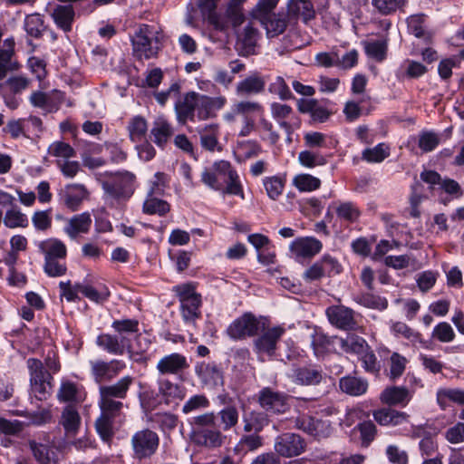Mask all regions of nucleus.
<instances>
[{"label": "nucleus", "instance_id": "obj_8", "mask_svg": "<svg viewBox=\"0 0 464 464\" xmlns=\"http://www.w3.org/2000/svg\"><path fill=\"white\" fill-rule=\"evenodd\" d=\"M342 265L330 254H324L319 260L314 262L304 273V279L306 282H313L322 279L324 276H334L342 272Z\"/></svg>", "mask_w": 464, "mask_h": 464}, {"label": "nucleus", "instance_id": "obj_15", "mask_svg": "<svg viewBox=\"0 0 464 464\" xmlns=\"http://www.w3.org/2000/svg\"><path fill=\"white\" fill-rule=\"evenodd\" d=\"M14 46V39L10 37L4 41L3 47L0 48V81L22 67L15 56Z\"/></svg>", "mask_w": 464, "mask_h": 464}, {"label": "nucleus", "instance_id": "obj_4", "mask_svg": "<svg viewBox=\"0 0 464 464\" xmlns=\"http://www.w3.org/2000/svg\"><path fill=\"white\" fill-rule=\"evenodd\" d=\"M180 304V314L186 324H195L196 320L201 317V295L197 293L193 283L177 285L173 287Z\"/></svg>", "mask_w": 464, "mask_h": 464}, {"label": "nucleus", "instance_id": "obj_55", "mask_svg": "<svg viewBox=\"0 0 464 464\" xmlns=\"http://www.w3.org/2000/svg\"><path fill=\"white\" fill-rule=\"evenodd\" d=\"M355 301L372 309L384 310L388 306V302L385 298L372 293H363L356 296Z\"/></svg>", "mask_w": 464, "mask_h": 464}, {"label": "nucleus", "instance_id": "obj_62", "mask_svg": "<svg viewBox=\"0 0 464 464\" xmlns=\"http://www.w3.org/2000/svg\"><path fill=\"white\" fill-rule=\"evenodd\" d=\"M52 209L38 210L35 211L32 216V223L34 228L38 231H47L51 228L52 219Z\"/></svg>", "mask_w": 464, "mask_h": 464}, {"label": "nucleus", "instance_id": "obj_60", "mask_svg": "<svg viewBox=\"0 0 464 464\" xmlns=\"http://www.w3.org/2000/svg\"><path fill=\"white\" fill-rule=\"evenodd\" d=\"M264 186L267 196L276 200L284 190L285 181L278 176L267 177L264 179Z\"/></svg>", "mask_w": 464, "mask_h": 464}, {"label": "nucleus", "instance_id": "obj_57", "mask_svg": "<svg viewBox=\"0 0 464 464\" xmlns=\"http://www.w3.org/2000/svg\"><path fill=\"white\" fill-rule=\"evenodd\" d=\"M293 184L300 191H313L320 188L321 180L310 174H299L294 178Z\"/></svg>", "mask_w": 464, "mask_h": 464}, {"label": "nucleus", "instance_id": "obj_11", "mask_svg": "<svg viewBox=\"0 0 464 464\" xmlns=\"http://www.w3.org/2000/svg\"><path fill=\"white\" fill-rule=\"evenodd\" d=\"M306 449V442L299 434L285 432L276 439L275 450L284 458L301 455Z\"/></svg>", "mask_w": 464, "mask_h": 464}, {"label": "nucleus", "instance_id": "obj_10", "mask_svg": "<svg viewBox=\"0 0 464 464\" xmlns=\"http://www.w3.org/2000/svg\"><path fill=\"white\" fill-rule=\"evenodd\" d=\"M159 443L158 434L149 429L137 431L131 439L134 455L140 459L152 456L156 452Z\"/></svg>", "mask_w": 464, "mask_h": 464}, {"label": "nucleus", "instance_id": "obj_13", "mask_svg": "<svg viewBox=\"0 0 464 464\" xmlns=\"http://www.w3.org/2000/svg\"><path fill=\"white\" fill-rule=\"evenodd\" d=\"M90 365L94 382L101 385L114 379L125 368V363L116 359L110 362L102 360L91 361Z\"/></svg>", "mask_w": 464, "mask_h": 464}, {"label": "nucleus", "instance_id": "obj_9", "mask_svg": "<svg viewBox=\"0 0 464 464\" xmlns=\"http://www.w3.org/2000/svg\"><path fill=\"white\" fill-rule=\"evenodd\" d=\"M325 314L329 323L339 330L350 332L358 328L355 312L350 307L334 304L326 308Z\"/></svg>", "mask_w": 464, "mask_h": 464}, {"label": "nucleus", "instance_id": "obj_48", "mask_svg": "<svg viewBox=\"0 0 464 464\" xmlns=\"http://www.w3.org/2000/svg\"><path fill=\"white\" fill-rule=\"evenodd\" d=\"M390 156V148L385 143H379L373 148L365 149L362 159L369 163H380Z\"/></svg>", "mask_w": 464, "mask_h": 464}, {"label": "nucleus", "instance_id": "obj_7", "mask_svg": "<svg viewBox=\"0 0 464 464\" xmlns=\"http://www.w3.org/2000/svg\"><path fill=\"white\" fill-rule=\"evenodd\" d=\"M290 398V395L275 391L271 387H264L256 394L257 403L268 415L286 413L291 408Z\"/></svg>", "mask_w": 464, "mask_h": 464}, {"label": "nucleus", "instance_id": "obj_49", "mask_svg": "<svg viewBox=\"0 0 464 464\" xmlns=\"http://www.w3.org/2000/svg\"><path fill=\"white\" fill-rule=\"evenodd\" d=\"M111 327L119 337L130 338L139 333V321L137 319H121L112 322Z\"/></svg>", "mask_w": 464, "mask_h": 464}, {"label": "nucleus", "instance_id": "obj_36", "mask_svg": "<svg viewBox=\"0 0 464 464\" xmlns=\"http://www.w3.org/2000/svg\"><path fill=\"white\" fill-rule=\"evenodd\" d=\"M257 38L258 30L253 26L252 23H249L246 25L244 32L238 37L237 45L239 46V54L243 56L254 54Z\"/></svg>", "mask_w": 464, "mask_h": 464}, {"label": "nucleus", "instance_id": "obj_34", "mask_svg": "<svg viewBox=\"0 0 464 464\" xmlns=\"http://www.w3.org/2000/svg\"><path fill=\"white\" fill-rule=\"evenodd\" d=\"M159 392L165 403L169 404L174 401H183L187 395V389L179 383L164 379L159 381Z\"/></svg>", "mask_w": 464, "mask_h": 464}, {"label": "nucleus", "instance_id": "obj_3", "mask_svg": "<svg viewBox=\"0 0 464 464\" xmlns=\"http://www.w3.org/2000/svg\"><path fill=\"white\" fill-rule=\"evenodd\" d=\"M136 176L128 170L105 172L102 187L106 198L117 202L128 201L135 190Z\"/></svg>", "mask_w": 464, "mask_h": 464}, {"label": "nucleus", "instance_id": "obj_39", "mask_svg": "<svg viewBox=\"0 0 464 464\" xmlns=\"http://www.w3.org/2000/svg\"><path fill=\"white\" fill-rule=\"evenodd\" d=\"M339 344L344 353L355 354L358 357L370 346L363 337L355 334H348L345 337L340 338Z\"/></svg>", "mask_w": 464, "mask_h": 464}, {"label": "nucleus", "instance_id": "obj_56", "mask_svg": "<svg viewBox=\"0 0 464 464\" xmlns=\"http://www.w3.org/2000/svg\"><path fill=\"white\" fill-rule=\"evenodd\" d=\"M437 401L442 409L447 406V401L464 404V391L459 389H442L437 393Z\"/></svg>", "mask_w": 464, "mask_h": 464}, {"label": "nucleus", "instance_id": "obj_63", "mask_svg": "<svg viewBox=\"0 0 464 464\" xmlns=\"http://www.w3.org/2000/svg\"><path fill=\"white\" fill-rule=\"evenodd\" d=\"M269 92L272 94L278 95L283 101H287L293 98V93L286 84L285 79L281 76H277L274 82L269 84Z\"/></svg>", "mask_w": 464, "mask_h": 464}, {"label": "nucleus", "instance_id": "obj_1", "mask_svg": "<svg viewBox=\"0 0 464 464\" xmlns=\"http://www.w3.org/2000/svg\"><path fill=\"white\" fill-rule=\"evenodd\" d=\"M239 420L235 405H227L218 412L207 411L188 420L191 427L190 439L198 446L215 450L222 447L227 440L223 431L234 429Z\"/></svg>", "mask_w": 464, "mask_h": 464}, {"label": "nucleus", "instance_id": "obj_22", "mask_svg": "<svg viewBox=\"0 0 464 464\" xmlns=\"http://www.w3.org/2000/svg\"><path fill=\"white\" fill-rule=\"evenodd\" d=\"M295 427L316 438L326 437L330 433L328 421L314 418L310 415H302L295 420Z\"/></svg>", "mask_w": 464, "mask_h": 464}, {"label": "nucleus", "instance_id": "obj_25", "mask_svg": "<svg viewBox=\"0 0 464 464\" xmlns=\"http://www.w3.org/2000/svg\"><path fill=\"white\" fill-rule=\"evenodd\" d=\"M198 92H187L181 101L175 104L177 120L179 123L185 124L188 121H194L197 116Z\"/></svg>", "mask_w": 464, "mask_h": 464}, {"label": "nucleus", "instance_id": "obj_30", "mask_svg": "<svg viewBox=\"0 0 464 464\" xmlns=\"http://www.w3.org/2000/svg\"><path fill=\"white\" fill-rule=\"evenodd\" d=\"M202 149L209 152L222 151L223 148L218 141V124H208L198 130Z\"/></svg>", "mask_w": 464, "mask_h": 464}, {"label": "nucleus", "instance_id": "obj_33", "mask_svg": "<svg viewBox=\"0 0 464 464\" xmlns=\"http://www.w3.org/2000/svg\"><path fill=\"white\" fill-rule=\"evenodd\" d=\"M265 87L266 81L264 77L258 72H254L237 83L236 92L240 96L258 94L264 92Z\"/></svg>", "mask_w": 464, "mask_h": 464}, {"label": "nucleus", "instance_id": "obj_41", "mask_svg": "<svg viewBox=\"0 0 464 464\" xmlns=\"http://www.w3.org/2000/svg\"><path fill=\"white\" fill-rule=\"evenodd\" d=\"M259 22L266 30V35L269 38L282 34L285 31L288 24L286 16L279 14H273L266 18L263 17Z\"/></svg>", "mask_w": 464, "mask_h": 464}, {"label": "nucleus", "instance_id": "obj_17", "mask_svg": "<svg viewBox=\"0 0 464 464\" xmlns=\"http://www.w3.org/2000/svg\"><path fill=\"white\" fill-rule=\"evenodd\" d=\"M322 248L323 243L314 237H297L290 244V251L297 259H312Z\"/></svg>", "mask_w": 464, "mask_h": 464}, {"label": "nucleus", "instance_id": "obj_53", "mask_svg": "<svg viewBox=\"0 0 464 464\" xmlns=\"http://www.w3.org/2000/svg\"><path fill=\"white\" fill-rule=\"evenodd\" d=\"M209 405L210 401L205 394H195L183 404L181 412L185 415H188L207 409Z\"/></svg>", "mask_w": 464, "mask_h": 464}, {"label": "nucleus", "instance_id": "obj_31", "mask_svg": "<svg viewBox=\"0 0 464 464\" xmlns=\"http://www.w3.org/2000/svg\"><path fill=\"white\" fill-rule=\"evenodd\" d=\"M59 422L63 426L66 435L75 436L82 422V418L76 406L73 404L65 406L62 411Z\"/></svg>", "mask_w": 464, "mask_h": 464}, {"label": "nucleus", "instance_id": "obj_20", "mask_svg": "<svg viewBox=\"0 0 464 464\" xmlns=\"http://www.w3.org/2000/svg\"><path fill=\"white\" fill-rule=\"evenodd\" d=\"M96 343L111 354L122 355L126 351H132L130 338L119 337L118 334H101L97 337Z\"/></svg>", "mask_w": 464, "mask_h": 464}, {"label": "nucleus", "instance_id": "obj_29", "mask_svg": "<svg viewBox=\"0 0 464 464\" xmlns=\"http://www.w3.org/2000/svg\"><path fill=\"white\" fill-rule=\"evenodd\" d=\"M411 395L408 388L404 386H390L381 393V401L389 406L404 407L411 401Z\"/></svg>", "mask_w": 464, "mask_h": 464}, {"label": "nucleus", "instance_id": "obj_14", "mask_svg": "<svg viewBox=\"0 0 464 464\" xmlns=\"http://www.w3.org/2000/svg\"><path fill=\"white\" fill-rule=\"evenodd\" d=\"M229 171H235L229 161H217L213 164L212 170L206 169L202 172V182L215 190H221L230 177Z\"/></svg>", "mask_w": 464, "mask_h": 464}, {"label": "nucleus", "instance_id": "obj_44", "mask_svg": "<svg viewBox=\"0 0 464 464\" xmlns=\"http://www.w3.org/2000/svg\"><path fill=\"white\" fill-rule=\"evenodd\" d=\"M159 197L160 196L147 195L142 205L143 213L164 217L170 211V204Z\"/></svg>", "mask_w": 464, "mask_h": 464}, {"label": "nucleus", "instance_id": "obj_35", "mask_svg": "<svg viewBox=\"0 0 464 464\" xmlns=\"http://www.w3.org/2000/svg\"><path fill=\"white\" fill-rule=\"evenodd\" d=\"M374 420L382 426H397L408 421L409 415L392 408H382L372 412Z\"/></svg>", "mask_w": 464, "mask_h": 464}, {"label": "nucleus", "instance_id": "obj_38", "mask_svg": "<svg viewBox=\"0 0 464 464\" xmlns=\"http://www.w3.org/2000/svg\"><path fill=\"white\" fill-rule=\"evenodd\" d=\"M92 226L91 215L87 212L73 216L65 227V233L74 239L79 234L89 232Z\"/></svg>", "mask_w": 464, "mask_h": 464}, {"label": "nucleus", "instance_id": "obj_2", "mask_svg": "<svg viewBox=\"0 0 464 464\" xmlns=\"http://www.w3.org/2000/svg\"><path fill=\"white\" fill-rule=\"evenodd\" d=\"M134 378L123 376L112 384L99 386L98 405L101 414L95 420V429L101 439L110 444L114 436V425L123 417L124 404L122 400L128 396Z\"/></svg>", "mask_w": 464, "mask_h": 464}, {"label": "nucleus", "instance_id": "obj_28", "mask_svg": "<svg viewBox=\"0 0 464 464\" xmlns=\"http://www.w3.org/2000/svg\"><path fill=\"white\" fill-rule=\"evenodd\" d=\"M244 424L243 430L246 433H258L261 432L270 423V419L267 413L252 410L244 412L242 416Z\"/></svg>", "mask_w": 464, "mask_h": 464}, {"label": "nucleus", "instance_id": "obj_24", "mask_svg": "<svg viewBox=\"0 0 464 464\" xmlns=\"http://www.w3.org/2000/svg\"><path fill=\"white\" fill-rule=\"evenodd\" d=\"M292 378L298 385L315 386L322 382L324 372L321 366L309 364L295 368Z\"/></svg>", "mask_w": 464, "mask_h": 464}, {"label": "nucleus", "instance_id": "obj_45", "mask_svg": "<svg viewBox=\"0 0 464 464\" xmlns=\"http://www.w3.org/2000/svg\"><path fill=\"white\" fill-rule=\"evenodd\" d=\"M24 28L29 37L40 39L43 37L47 26L44 24V16L34 13L26 15Z\"/></svg>", "mask_w": 464, "mask_h": 464}, {"label": "nucleus", "instance_id": "obj_42", "mask_svg": "<svg viewBox=\"0 0 464 464\" xmlns=\"http://www.w3.org/2000/svg\"><path fill=\"white\" fill-rule=\"evenodd\" d=\"M334 210L337 218L346 224L357 222L361 216V211L357 205L351 201L335 202Z\"/></svg>", "mask_w": 464, "mask_h": 464}, {"label": "nucleus", "instance_id": "obj_12", "mask_svg": "<svg viewBox=\"0 0 464 464\" xmlns=\"http://www.w3.org/2000/svg\"><path fill=\"white\" fill-rule=\"evenodd\" d=\"M262 334L254 340V349L258 354H266L272 357L276 354L277 343L285 334V328L275 326L261 330Z\"/></svg>", "mask_w": 464, "mask_h": 464}, {"label": "nucleus", "instance_id": "obj_59", "mask_svg": "<svg viewBox=\"0 0 464 464\" xmlns=\"http://www.w3.org/2000/svg\"><path fill=\"white\" fill-rule=\"evenodd\" d=\"M30 450L33 452V455L35 460L40 464H49L51 461V454H53V450L50 446L38 443L35 440L29 441Z\"/></svg>", "mask_w": 464, "mask_h": 464}, {"label": "nucleus", "instance_id": "obj_5", "mask_svg": "<svg viewBox=\"0 0 464 464\" xmlns=\"http://www.w3.org/2000/svg\"><path fill=\"white\" fill-rule=\"evenodd\" d=\"M26 364L32 392L38 401L46 400L51 393L53 377L46 371L44 362L37 358H29Z\"/></svg>", "mask_w": 464, "mask_h": 464}, {"label": "nucleus", "instance_id": "obj_54", "mask_svg": "<svg viewBox=\"0 0 464 464\" xmlns=\"http://www.w3.org/2000/svg\"><path fill=\"white\" fill-rule=\"evenodd\" d=\"M354 430L360 432L361 445L365 448L370 446L377 434V428L372 420L358 423Z\"/></svg>", "mask_w": 464, "mask_h": 464}, {"label": "nucleus", "instance_id": "obj_27", "mask_svg": "<svg viewBox=\"0 0 464 464\" xmlns=\"http://www.w3.org/2000/svg\"><path fill=\"white\" fill-rule=\"evenodd\" d=\"M173 133L174 130L171 124L165 117L160 116L152 124L150 139L158 147L164 149Z\"/></svg>", "mask_w": 464, "mask_h": 464}, {"label": "nucleus", "instance_id": "obj_43", "mask_svg": "<svg viewBox=\"0 0 464 464\" xmlns=\"http://www.w3.org/2000/svg\"><path fill=\"white\" fill-rule=\"evenodd\" d=\"M264 439L258 433L251 432L242 435L233 450L237 455H246L249 451L258 450L263 446Z\"/></svg>", "mask_w": 464, "mask_h": 464}, {"label": "nucleus", "instance_id": "obj_37", "mask_svg": "<svg viewBox=\"0 0 464 464\" xmlns=\"http://www.w3.org/2000/svg\"><path fill=\"white\" fill-rule=\"evenodd\" d=\"M368 382L364 378L347 375L339 381L341 391L351 396H361L368 390Z\"/></svg>", "mask_w": 464, "mask_h": 464}, {"label": "nucleus", "instance_id": "obj_50", "mask_svg": "<svg viewBox=\"0 0 464 464\" xmlns=\"http://www.w3.org/2000/svg\"><path fill=\"white\" fill-rule=\"evenodd\" d=\"M408 29L417 38H422L427 43L431 40V34L426 31L424 26V15L414 14L407 19Z\"/></svg>", "mask_w": 464, "mask_h": 464}, {"label": "nucleus", "instance_id": "obj_16", "mask_svg": "<svg viewBox=\"0 0 464 464\" xmlns=\"http://www.w3.org/2000/svg\"><path fill=\"white\" fill-rule=\"evenodd\" d=\"M156 368L162 375L181 376L189 368V363L185 355L172 353L160 358Z\"/></svg>", "mask_w": 464, "mask_h": 464}, {"label": "nucleus", "instance_id": "obj_61", "mask_svg": "<svg viewBox=\"0 0 464 464\" xmlns=\"http://www.w3.org/2000/svg\"><path fill=\"white\" fill-rule=\"evenodd\" d=\"M152 420L156 422L163 431L173 430L179 422V417L171 412L155 413Z\"/></svg>", "mask_w": 464, "mask_h": 464}, {"label": "nucleus", "instance_id": "obj_64", "mask_svg": "<svg viewBox=\"0 0 464 464\" xmlns=\"http://www.w3.org/2000/svg\"><path fill=\"white\" fill-rule=\"evenodd\" d=\"M299 162L306 168H314L323 166L326 163V159L320 153L311 150L301 151L298 155Z\"/></svg>", "mask_w": 464, "mask_h": 464}, {"label": "nucleus", "instance_id": "obj_26", "mask_svg": "<svg viewBox=\"0 0 464 464\" xmlns=\"http://www.w3.org/2000/svg\"><path fill=\"white\" fill-rule=\"evenodd\" d=\"M297 109L301 113L310 114L311 119L317 122L326 121L332 114L325 105L315 99H300Z\"/></svg>", "mask_w": 464, "mask_h": 464}, {"label": "nucleus", "instance_id": "obj_32", "mask_svg": "<svg viewBox=\"0 0 464 464\" xmlns=\"http://www.w3.org/2000/svg\"><path fill=\"white\" fill-rule=\"evenodd\" d=\"M51 16L58 28L66 33L70 32L75 16L74 8L72 5H56L52 10Z\"/></svg>", "mask_w": 464, "mask_h": 464}, {"label": "nucleus", "instance_id": "obj_40", "mask_svg": "<svg viewBox=\"0 0 464 464\" xmlns=\"http://www.w3.org/2000/svg\"><path fill=\"white\" fill-rule=\"evenodd\" d=\"M39 249L44 255V259H65L67 256L66 246L57 238L40 242Z\"/></svg>", "mask_w": 464, "mask_h": 464}, {"label": "nucleus", "instance_id": "obj_51", "mask_svg": "<svg viewBox=\"0 0 464 464\" xmlns=\"http://www.w3.org/2000/svg\"><path fill=\"white\" fill-rule=\"evenodd\" d=\"M363 370L370 374L379 375L382 365L371 346L358 357Z\"/></svg>", "mask_w": 464, "mask_h": 464}, {"label": "nucleus", "instance_id": "obj_6", "mask_svg": "<svg viewBox=\"0 0 464 464\" xmlns=\"http://www.w3.org/2000/svg\"><path fill=\"white\" fill-rule=\"evenodd\" d=\"M265 329V323L255 314L246 312L235 319L227 328L226 334L234 341L245 340L247 337L256 336Z\"/></svg>", "mask_w": 464, "mask_h": 464}, {"label": "nucleus", "instance_id": "obj_23", "mask_svg": "<svg viewBox=\"0 0 464 464\" xmlns=\"http://www.w3.org/2000/svg\"><path fill=\"white\" fill-rule=\"evenodd\" d=\"M60 200L70 210L76 211L82 201L88 197V190L84 185L70 184L59 193Z\"/></svg>", "mask_w": 464, "mask_h": 464}, {"label": "nucleus", "instance_id": "obj_47", "mask_svg": "<svg viewBox=\"0 0 464 464\" xmlns=\"http://www.w3.org/2000/svg\"><path fill=\"white\" fill-rule=\"evenodd\" d=\"M288 11L294 15H300L305 24L315 17L314 5L309 0H292Z\"/></svg>", "mask_w": 464, "mask_h": 464}, {"label": "nucleus", "instance_id": "obj_46", "mask_svg": "<svg viewBox=\"0 0 464 464\" xmlns=\"http://www.w3.org/2000/svg\"><path fill=\"white\" fill-rule=\"evenodd\" d=\"M127 130L132 142H140L145 139L148 131L147 121L140 115L134 116L130 120Z\"/></svg>", "mask_w": 464, "mask_h": 464}, {"label": "nucleus", "instance_id": "obj_52", "mask_svg": "<svg viewBox=\"0 0 464 464\" xmlns=\"http://www.w3.org/2000/svg\"><path fill=\"white\" fill-rule=\"evenodd\" d=\"M4 224L8 228L27 227L28 218L16 207L7 209L3 218Z\"/></svg>", "mask_w": 464, "mask_h": 464}, {"label": "nucleus", "instance_id": "obj_18", "mask_svg": "<svg viewBox=\"0 0 464 464\" xmlns=\"http://www.w3.org/2000/svg\"><path fill=\"white\" fill-rule=\"evenodd\" d=\"M227 103L224 96L210 97L198 93L197 98V117L199 121H206L214 118L217 111L221 110Z\"/></svg>", "mask_w": 464, "mask_h": 464}, {"label": "nucleus", "instance_id": "obj_58", "mask_svg": "<svg viewBox=\"0 0 464 464\" xmlns=\"http://www.w3.org/2000/svg\"><path fill=\"white\" fill-rule=\"evenodd\" d=\"M76 287L80 293H82L85 297L89 298L92 301L102 303L107 300L110 296V291L106 286H103L102 290L98 291L92 285L76 284Z\"/></svg>", "mask_w": 464, "mask_h": 464}, {"label": "nucleus", "instance_id": "obj_21", "mask_svg": "<svg viewBox=\"0 0 464 464\" xmlns=\"http://www.w3.org/2000/svg\"><path fill=\"white\" fill-rule=\"evenodd\" d=\"M134 55L141 59H150L157 54L151 46V40L149 37V26L143 24L131 38Z\"/></svg>", "mask_w": 464, "mask_h": 464}, {"label": "nucleus", "instance_id": "obj_19", "mask_svg": "<svg viewBox=\"0 0 464 464\" xmlns=\"http://www.w3.org/2000/svg\"><path fill=\"white\" fill-rule=\"evenodd\" d=\"M195 372L201 383L208 388H217L224 384L223 372L216 362L198 363Z\"/></svg>", "mask_w": 464, "mask_h": 464}]
</instances>
